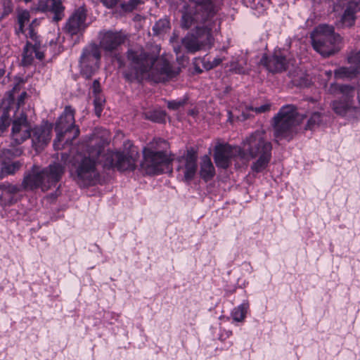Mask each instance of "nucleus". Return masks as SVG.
<instances>
[{"label":"nucleus","mask_w":360,"mask_h":360,"mask_svg":"<svg viewBox=\"0 0 360 360\" xmlns=\"http://www.w3.org/2000/svg\"><path fill=\"white\" fill-rule=\"evenodd\" d=\"M269 109H270L269 104H264L259 107L252 108V110H254L257 113L264 112L269 110Z\"/></svg>","instance_id":"obj_37"},{"label":"nucleus","mask_w":360,"mask_h":360,"mask_svg":"<svg viewBox=\"0 0 360 360\" xmlns=\"http://www.w3.org/2000/svg\"><path fill=\"white\" fill-rule=\"evenodd\" d=\"M169 27V22L167 19L159 20L153 26V30L156 34L166 31Z\"/></svg>","instance_id":"obj_29"},{"label":"nucleus","mask_w":360,"mask_h":360,"mask_svg":"<svg viewBox=\"0 0 360 360\" xmlns=\"http://www.w3.org/2000/svg\"><path fill=\"white\" fill-rule=\"evenodd\" d=\"M11 121L7 112H4L0 118V134L10 125Z\"/></svg>","instance_id":"obj_33"},{"label":"nucleus","mask_w":360,"mask_h":360,"mask_svg":"<svg viewBox=\"0 0 360 360\" xmlns=\"http://www.w3.org/2000/svg\"><path fill=\"white\" fill-rule=\"evenodd\" d=\"M352 6L353 4L351 2L345 11L342 18V23L348 27L352 26L354 23L355 20V11Z\"/></svg>","instance_id":"obj_27"},{"label":"nucleus","mask_w":360,"mask_h":360,"mask_svg":"<svg viewBox=\"0 0 360 360\" xmlns=\"http://www.w3.org/2000/svg\"><path fill=\"white\" fill-rule=\"evenodd\" d=\"M27 96V93L25 91H23L21 93V94L20 95L18 99V110H20V106L24 103V100L25 98V97Z\"/></svg>","instance_id":"obj_42"},{"label":"nucleus","mask_w":360,"mask_h":360,"mask_svg":"<svg viewBox=\"0 0 360 360\" xmlns=\"http://www.w3.org/2000/svg\"><path fill=\"white\" fill-rule=\"evenodd\" d=\"M163 117H164V115L161 113V114H160V119L163 118Z\"/></svg>","instance_id":"obj_47"},{"label":"nucleus","mask_w":360,"mask_h":360,"mask_svg":"<svg viewBox=\"0 0 360 360\" xmlns=\"http://www.w3.org/2000/svg\"><path fill=\"white\" fill-rule=\"evenodd\" d=\"M127 39V35L122 31L103 30L98 32L99 49L105 51H116Z\"/></svg>","instance_id":"obj_14"},{"label":"nucleus","mask_w":360,"mask_h":360,"mask_svg":"<svg viewBox=\"0 0 360 360\" xmlns=\"http://www.w3.org/2000/svg\"><path fill=\"white\" fill-rule=\"evenodd\" d=\"M153 120H155V121H156V122L159 121V120H158V118H155H155H153Z\"/></svg>","instance_id":"obj_48"},{"label":"nucleus","mask_w":360,"mask_h":360,"mask_svg":"<svg viewBox=\"0 0 360 360\" xmlns=\"http://www.w3.org/2000/svg\"><path fill=\"white\" fill-rule=\"evenodd\" d=\"M328 91L342 95L340 100L331 103L336 114L342 117L353 116L360 111V86L355 88L347 84H332Z\"/></svg>","instance_id":"obj_6"},{"label":"nucleus","mask_w":360,"mask_h":360,"mask_svg":"<svg viewBox=\"0 0 360 360\" xmlns=\"http://www.w3.org/2000/svg\"><path fill=\"white\" fill-rule=\"evenodd\" d=\"M111 159L109 166L116 167L118 170H134L136 167L137 151L134 148L124 152H114L108 154Z\"/></svg>","instance_id":"obj_15"},{"label":"nucleus","mask_w":360,"mask_h":360,"mask_svg":"<svg viewBox=\"0 0 360 360\" xmlns=\"http://www.w3.org/2000/svg\"><path fill=\"white\" fill-rule=\"evenodd\" d=\"M30 13L27 11H22L18 13V20L20 27V30L23 32V27L30 21Z\"/></svg>","instance_id":"obj_32"},{"label":"nucleus","mask_w":360,"mask_h":360,"mask_svg":"<svg viewBox=\"0 0 360 360\" xmlns=\"http://www.w3.org/2000/svg\"><path fill=\"white\" fill-rule=\"evenodd\" d=\"M35 51H36L34 44L27 43L24 48L22 54V62L24 65H29L32 63L34 58Z\"/></svg>","instance_id":"obj_26"},{"label":"nucleus","mask_w":360,"mask_h":360,"mask_svg":"<svg viewBox=\"0 0 360 360\" xmlns=\"http://www.w3.org/2000/svg\"><path fill=\"white\" fill-rule=\"evenodd\" d=\"M105 99L101 95L95 96L94 100V110L97 117H100L103 111Z\"/></svg>","instance_id":"obj_30"},{"label":"nucleus","mask_w":360,"mask_h":360,"mask_svg":"<svg viewBox=\"0 0 360 360\" xmlns=\"http://www.w3.org/2000/svg\"><path fill=\"white\" fill-rule=\"evenodd\" d=\"M22 153V149L20 148H16L13 149H6L4 151L5 155L11 157H19Z\"/></svg>","instance_id":"obj_34"},{"label":"nucleus","mask_w":360,"mask_h":360,"mask_svg":"<svg viewBox=\"0 0 360 360\" xmlns=\"http://www.w3.org/2000/svg\"><path fill=\"white\" fill-rule=\"evenodd\" d=\"M183 104H184V103L181 101H169L167 103V107L172 110H176L179 107L182 106Z\"/></svg>","instance_id":"obj_36"},{"label":"nucleus","mask_w":360,"mask_h":360,"mask_svg":"<svg viewBox=\"0 0 360 360\" xmlns=\"http://www.w3.org/2000/svg\"><path fill=\"white\" fill-rule=\"evenodd\" d=\"M12 11V8L11 6H10V4L9 2L8 3V5L7 6H5V8H4V15H8V13H10Z\"/></svg>","instance_id":"obj_43"},{"label":"nucleus","mask_w":360,"mask_h":360,"mask_svg":"<svg viewBox=\"0 0 360 360\" xmlns=\"http://www.w3.org/2000/svg\"><path fill=\"white\" fill-rule=\"evenodd\" d=\"M0 203L7 205L17 201L16 195L21 191V187L5 182L0 184Z\"/></svg>","instance_id":"obj_21"},{"label":"nucleus","mask_w":360,"mask_h":360,"mask_svg":"<svg viewBox=\"0 0 360 360\" xmlns=\"http://www.w3.org/2000/svg\"><path fill=\"white\" fill-rule=\"evenodd\" d=\"M177 171L182 175L185 181H191L197 171V156L192 150H187L186 153L179 158Z\"/></svg>","instance_id":"obj_16"},{"label":"nucleus","mask_w":360,"mask_h":360,"mask_svg":"<svg viewBox=\"0 0 360 360\" xmlns=\"http://www.w3.org/2000/svg\"><path fill=\"white\" fill-rule=\"evenodd\" d=\"M65 168V164L60 162H55L44 169L34 165L25 175L22 187L25 190L40 188L42 191H47L61 179Z\"/></svg>","instance_id":"obj_5"},{"label":"nucleus","mask_w":360,"mask_h":360,"mask_svg":"<svg viewBox=\"0 0 360 360\" xmlns=\"http://www.w3.org/2000/svg\"><path fill=\"white\" fill-rule=\"evenodd\" d=\"M143 1L142 0H128L122 4V8L124 11L130 12L138 8L139 6L142 4Z\"/></svg>","instance_id":"obj_31"},{"label":"nucleus","mask_w":360,"mask_h":360,"mask_svg":"<svg viewBox=\"0 0 360 360\" xmlns=\"http://www.w3.org/2000/svg\"><path fill=\"white\" fill-rule=\"evenodd\" d=\"M35 9L38 11L50 12L53 15V20L58 22L65 16V6L60 0H39Z\"/></svg>","instance_id":"obj_19"},{"label":"nucleus","mask_w":360,"mask_h":360,"mask_svg":"<svg viewBox=\"0 0 360 360\" xmlns=\"http://www.w3.org/2000/svg\"><path fill=\"white\" fill-rule=\"evenodd\" d=\"M262 62L266 66L267 70L271 72H280L284 71L288 68V63L284 56L279 53H275L270 58L264 56Z\"/></svg>","instance_id":"obj_22"},{"label":"nucleus","mask_w":360,"mask_h":360,"mask_svg":"<svg viewBox=\"0 0 360 360\" xmlns=\"http://www.w3.org/2000/svg\"><path fill=\"white\" fill-rule=\"evenodd\" d=\"M18 88V85L15 86L13 89V92H14Z\"/></svg>","instance_id":"obj_46"},{"label":"nucleus","mask_w":360,"mask_h":360,"mask_svg":"<svg viewBox=\"0 0 360 360\" xmlns=\"http://www.w3.org/2000/svg\"><path fill=\"white\" fill-rule=\"evenodd\" d=\"M22 163L20 161H4L0 166V179L8 175L15 174L21 168Z\"/></svg>","instance_id":"obj_24"},{"label":"nucleus","mask_w":360,"mask_h":360,"mask_svg":"<svg viewBox=\"0 0 360 360\" xmlns=\"http://www.w3.org/2000/svg\"><path fill=\"white\" fill-rule=\"evenodd\" d=\"M240 157V159H245V153L239 146H232L229 144H219L215 147L214 159L218 167L226 169L232 160Z\"/></svg>","instance_id":"obj_13"},{"label":"nucleus","mask_w":360,"mask_h":360,"mask_svg":"<svg viewBox=\"0 0 360 360\" xmlns=\"http://www.w3.org/2000/svg\"><path fill=\"white\" fill-rule=\"evenodd\" d=\"M106 143V140L99 141L98 137L94 136L91 139L87 155H79L77 158L74 166L76 170V179L80 185L89 186L98 180L99 173L96 165Z\"/></svg>","instance_id":"obj_3"},{"label":"nucleus","mask_w":360,"mask_h":360,"mask_svg":"<svg viewBox=\"0 0 360 360\" xmlns=\"http://www.w3.org/2000/svg\"><path fill=\"white\" fill-rule=\"evenodd\" d=\"M160 48L156 52L143 47H134L127 51V68L124 70L125 79L129 82L149 79L154 82H165L175 77L178 71L165 57H159Z\"/></svg>","instance_id":"obj_2"},{"label":"nucleus","mask_w":360,"mask_h":360,"mask_svg":"<svg viewBox=\"0 0 360 360\" xmlns=\"http://www.w3.org/2000/svg\"><path fill=\"white\" fill-rule=\"evenodd\" d=\"M167 142L162 139H155L150 142L143 150V169L148 174H157L167 168L171 159L164 151Z\"/></svg>","instance_id":"obj_7"},{"label":"nucleus","mask_w":360,"mask_h":360,"mask_svg":"<svg viewBox=\"0 0 360 360\" xmlns=\"http://www.w3.org/2000/svg\"><path fill=\"white\" fill-rule=\"evenodd\" d=\"M51 130L52 125L47 122L32 128L29 139H31L32 146L36 150L44 148L50 142Z\"/></svg>","instance_id":"obj_17"},{"label":"nucleus","mask_w":360,"mask_h":360,"mask_svg":"<svg viewBox=\"0 0 360 360\" xmlns=\"http://www.w3.org/2000/svg\"><path fill=\"white\" fill-rule=\"evenodd\" d=\"M103 4L107 8H112L114 7L120 0H101Z\"/></svg>","instance_id":"obj_39"},{"label":"nucleus","mask_w":360,"mask_h":360,"mask_svg":"<svg viewBox=\"0 0 360 360\" xmlns=\"http://www.w3.org/2000/svg\"><path fill=\"white\" fill-rule=\"evenodd\" d=\"M75 110L70 106L65 108L56 124V138L53 146L59 150L70 145L79 135V129L75 124Z\"/></svg>","instance_id":"obj_9"},{"label":"nucleus","mask_w":360,"mask_h":360,"mask_svg":"<svg viewBox=\"0 0 360 360\" xmlns=\"http://www.w3.org/2000/svg\"><path fill=\"white\" fill-rule=\"evenodd\" d=\"M99 46L93 43L86 46L80 57V66L82 75L87 79L90 78L99 68L101 60Z\"/></svg>","instance_id":"obj_11"},{"label":"nucleus","mask_w":360,"mask_h":360,"mask_svg":"<svg viewBox=\"0 0 360 360\" xmlns=\"http://www.w3.org/2000/svg\"><path fill=\"white\" fill-rule=\"evenodd\" d=\"M348 62L350 67H342L335 72L337 77H351L360 71V50L356 53H352L348 57Z\"/></svg>","instance_id":"obj_20"},{"label":"nucleus","mask_w":360,"mask_h":360,"mask_svg":"<svg viewBox=\"0 0 360 360\" xmlns=\"http://www.w3.org/2000/svg\"><path fill=\"white\" fill-rule=\"evenodd\" d=\"M248 309L249 303L247 301L243 302L241 304L235 307L231 311V316L233 321L237 322L243 321Z\"/></svg>","instance_id":"obj_25"},{"label":"nucleus","mask_w":360,"mask_h":360,"mask_svg":"<svg viewBox=\"0 0 360 360\" xmlns=\"http://www.w3.org/2000/svg\"><path fill=\"white\" fill-rule=\"evenodd\" d=\"M231 67L236 70L237 73L244 74L245 73V70L238 65L237 63H233L231 64Z\"/></svg>","instance_id":"obj_41"},{"label":"nucleus","mask_w":360,"mask_h":360,"mask_svg":"<svg viewBox=\"0 0 360 360\" xmlns=\"http://www.w3.org/2000/svg\"><path fill=\"white\" fill-rule=\"evenodd\" d=\"M93 93L94 96L101 95V87L100 83L98 80H95L93 83L92 86Z\"/></svg>","instance_id":"obj_40"},{"label":"nucleus","mask_w":360,"mask_h":360,"mask_svg":"<svg viewBox=\"0 0 360 360\" xmlns=\"http://www.w3.org/2000/svg\"><path fill=\"white\" fill-rule=\"evenodd\" d=\"M32 124L24 111L17 110L13 116L11 139L16 144H21L31 136Z\"/></svg>","instance_id":"obj_12"},{"label":"nucleus","mask_w":360,"mask_h":360,"mask_svg":"<svg viewBox=\"0 0 360 360\" xmlns=\"http://www.w3.org/2000/svg\"><path fill=\"white\" fill-rule=\"evenodd\" d=\"M321 122V115L319 112H314L309 119L307 124V129H314L319 127Z\"/></svg>","instance_id":"obj_28"},{"label":"nucleus","mask_w":360,"mask_h":360,"mask_svg":"<svg viewBox=\"0 0 360 360\" xmlns=\"http://www.w3.org/2000/svg\"><path fill=\"white\" fill-rule=\"evenodd\" d=\"M324 74L327 76L328 78H329L332 75V72L330 70H326L324 72Z\"/></svg>","instance_id":"obj_45"},{"label":"nucleus","mask_w":360,"mask_h":360,"mask_svg":"<svg viewBox=\"0 0 360 360\" xmlns=\"http://www.w3.org/2000/svg\"><path fill=\"white\" fill-rule=\"evenodd\" d=\"M200 174L205 181L210 180L215 174L214 165L207 155H204L201 158Z\"/></svg>","instance_id":"obj_23"},{"label":"nucleus","mask_w":360,"mask_h":360,"mask_svg":"<svg viewBox=\"0 0 360 360\" xmlns=\"http://www.w3.org/2000/svg\"><path fill=\"white\" fill-rule=\"evenodd\" d=\"M222 62V59L220 58H215L211 62H209V64L206 65L207 68L212 69L214 67H217Z\"/></svg>","instance_id":"obj_38"},{"label":"nucleus","mask_w":360,"mask_h":360,"mask_svg":"<svg viewBox=\"0 0 360 360\" xmlns=\"http://www.w3.org/2000/svg\"><path fill=\"white\" fill-rule=\"evenodd\" d=\"M5 74V65L3 62L0 61V78Z\"/></svg>","instance_id":"obj_44"},{"label":"nucleus","mask_w":360,"mask_h":360,"mask_svg":"<svg viewBox=\"0 0 360 360\" xmlns=\"http://www.w3.org/2000/svg\"><path fill=\"white\" fill-rule=\"evenodd\" d=\"M86 10L84 7H79L70 16L66 22L65 29L71 35L77 34L84 31L87 27Z\"/></svg>","instance_id":"obj_18"},{"label":"nucleus","mask_w":360,"mask_h":360,"mask_svg":"<svg viewBox=\"0 0 360 360\" xmlns=\"http://www.w3.org/2000/svg\"><path fill=\"white\" fill-rule=\"evenodd\" d=\"M214 13L211 0L191 1L188 6H184L181 26L191 29V32L182 39V44L188 52L195 53L212 46L214 22L212 19Z\"/></svg>","instance_id":"obj_1"},{"label":"nucleus","mask_w":360,"mask_h":360,"mask_svg":"<svg viewBox=\"0 0 360 360\" xmlns=\"http://www.w3.org/2000/svg\"><path fill=\"white\" fill-rule=\"evenodd\" d=\"M25 2H30L32 0H24Z\"/></svg>","instance_id":"obj_50"},{"label":"nucleus","mask_w":360,"mask_h":360,"mask_svg":"<svg viewBox=\"0 0 360 360\" xmlns=\"http://www.w3.org/2000/svg\"><path fill=\"white\" fill-rule=\"evenodd\" d=\"M34 48H35V52H34V58L39 59V60H42L44 57V52L43 51L41 50L40 46L39 44H37V43H35L34 44Z\"/></svg>","instance_id":"obj_35"},{"label":"nucleus","mask_w":360,"mask_h":360,"mask_svg":"<svg viewBox=\"0 0 360 360\" xmlns=\"http://www.w3.org/2000/svg\"><path fill=\"white\" fill-rule=\"evenodd\" d=\"M25 2H30L32 0H24Z\"/></svg>","instance_id":"obj_49"},{"label":"nucleus","mask_w":360,"mask_h":360,"mask_svg":"<svg viewBox=\"0 0 360 360\" xmlns=\"http://www.w3.org/2000/svg\"><path fill=\"white\" fill-rule=\"evenodd\" d=\"M242 150L245 153V159L257 158L251 166L255 172H261L268 166L271 158L272 145L264 129L252 133L243 141Z\"/></svg>","instance_id":"obj_4"},{"label":"nucleus","mask_w":360,"mask_h":360,"mask_svg":"<svg viewBox=\"0 0 360 360\" xmlns=\"http://www.w3.org/2000/svg\"><path fill=\"white\" fill-rule=\"evenodd\" d=\"M314 50L323 57L329 56L335 52V44L340 41V37L335 34L334 28L327 25H320L311 34Z\"/></svg>","instance_id":"obj_10"},{"label":"nucleus","mask_w":360,"mask_h":360,"mask_svg":"<svg viewBox=\"0 0 360 360\" xmlns=\"http://www.w3.org/2000/svg\"><path fill=\"white\" fill-rule=\"evenodd\" d=\"M304 116L297 113L296 108L291 105L283 106L274 117L272 126L274 134L278 141L281 139L290 141L295 133V127L299 124Z\"/></svg>","instance_id":"obj_8"}]
</instances>
